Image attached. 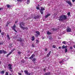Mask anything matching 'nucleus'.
Masks as SVG:
<instances>
[{"label":"nucleus","mask_w":75,"mask_h":75,"mask_svg":"<svg viewBox=\"0 0 75 75\" xmlns=\"http://www.w3.org/2000/svg\"><path fill=\"white\" fill-rule=\"evenodd\" d=\"M18 54H21V52H18Z\"/></svg>","instance_id":"nucleus-39"},{"label":"nucleus","mask_w":75,"mask_h":75,"mask_svg":"<svg viewBox=\"0 0 75 75\" xmlns=\"http://www.w3.org/2000/svg\"><path fill=\"white\" fill-rule=\"evenodd\" d=\"M3 8H0V10H3Z\"/></svg>","instance_id":"nucleus-40"},{"label":"nucleus","mask_w":75,"mask_h":75,"mask_svg":"<svg viewBox=\"0 0 75 75\" xmlns=\"http://www.w3.org/2000/svg\"><path fill=\"white\" fill-rule=\"evenodd\" d=\"M38 17H39L38 16V15H36V16L34 17V18L35 19H36V18H38Z\"/></svg>","instance_id":"nucleus-14"},{"label":"nucleus","mask_w":75,"mask_h":75,"mask_svg":"<svg viewBox=\"0 0 75 75\" xmlns=\"http://www.w3.org/2000/svg\"><path fill=\"white\" fill-rule=\"evenodd\" d=\"M19 25L21 28H22V29H23V30H25V29L27 30L28 29V28H27V27H24L22 26V25H23V26H24V25H25V23H23V22H22L21 23L19 24Z\"/></svg>","instance_id":"nucleus-2"},{"label":"nucleus","mask_w":75,"mask_h":75,"mask_svg":"<svg viewBox=\"0 0 75 75\" xmlns=\"http://www.w3.org/2000/svg\"><path fill=\"white\" fill-rule=\"evenodd\" d=\"M68 47L67 46H65V45H64L62 47V48L63 50H64V48H67Z\"/></svg>","instance_id":"nucleus-6"},{"label":"nucleus","mask_w":75,"mask_h":75,"mask_svg":"<svg viewBox=\"0 0 75 75\" xmlns=\"http://www.w3.org/2000/svg\"><path fill=\"white\" fill-rule=\"evenodd\" d=\"M51 51H50L47 54V57H49V56H50V54H51Z\"/></svg>","instance_id":"nucleus-11"},{"label":"nucleus","mask_w":75,"mask_h":75,"mask_svg":"<svg viewBox=\"0 0 75 75\" xmlns=\"http://www.w3.org/2000/svg\"><path fill=\"white\" fill-rule=\"evenodd\" d=\"M67 32H71V29L69 27H68L66 29Z\"/></svg>","instance_id":"nucleus-5"},{"label":"nucleus","mask_w":75,"mask_h":75,"mask_svg":"<svg viewBox=\"0 0 75 75\" xmlns=\"http://www.w3.org/2000/svg\"><path fill=\"white\" fill-rule=\"evenodd\" d=\"M66 60L65 59H63L62 60V61H61L59 62V63L60 64H61V63H62V62H64V61H66Z\"/></svg>","instance_id":"nucleus-9"},{"label":"nucleus","mask_w":75,"mask_h":75,"mask_svg":"<svg viewBox=\"0 0 75 75\" xmlns=\"http://www.w3.org/2000/svg\"><path fill=\"white\" fill-rule=\"evenodd\" d=\"M48 6H50V4H48Z\"/></svg>","instance_id":"nucleus-55"},{"label":"nucleus","mask_w":75,"mask_h":75,"mask_svg":"<svg viewBox=\"0 0 75 75\" xmlns=\"http://www.w3.org/2000/svg\"><path fill=\"white\" fill-rule=\"evenodd\" d=\"M59 49H61V47H59Z\"/></svg>","instance_id":"nucleus-48"},{"label":"nucleus","mask_w":75,"mask_h":75,"mask_svg":"<svg viewBox=\"0 0 75 75\" xmlns=\"http://www.w3.org/2000/svg\"><path fill=\"white\" fill-rule=\"evenodd\" d=\"M34 40H35L34 37V36H33L32 37V41H34Z\"/></svg>","instance_id":"nucleus-21"},{"label":"nucleus","mask_w":75,"mask_h":75,"mask_svg":"<svg viewBox=\"0 0 75 75\" xmlns=\"http://www.w3.org/2000/svg\"><path fill=\"white\" fill-rule=\"evenodd\" d=\"M13 51H11L9 54H8L6 55V57H8L9 55H10V54H11L12 53V52H13Z\"/></svg>","instance_id":"nucleus-8"},{"label":"nucleus","mask_w":75,"mask_h":75,"mask_svg":"<svg viewBox=\"0 0 75 75\" xmlns=\"http://www.w3.org/2000/svg\"><path fill=\"white\" fill-rule=\"evenodd\" d=\"M39 6H40V5H38V7H39Z\"/></svg>","instance_id":"nucleus-58"},{"label":"nucleus","mask_w":75,"mask_h":75,"mask_svg":"<svg viewBox=\"0 0 75 75\" xmlns=\"http://www.w3.org/2000/svg\"><path fill=\"white\" fill-rule=\"evenodd\" d=\"M1 32V30L0 29V33Z\"/></svg>","instance_id":"nucleus-57"},{"label":"nucleus","mask_w":75,"mask_h":75,"mask_svg":"<svg viewBox=\"0 0 75 75\" xmlns=\"http://www.w3.org/2000/svg\"><path fill=\"white\" fill-rule=\"evenodd\" d=\"M3 53V51L2 50H0V54H1Z\"/></svg>","instance_id":"nucleus-30"},{"label":"nucleus","mask_w":75,"mask_h":75,"mask_svg":"<svg viewBox=\"0 0 75 75\" xmlns=\"http://www.w3.org/2000/svg\"><path fill=\"white\" fill-rule=\"evenodd\" d=\"M50 72H48V73H47L45 74V75H50Z\"/></svg>","instance_id":"nucleus-15"},{"label":"nucleus","mask_w":75,"mask_h":75,"mask_svg":"<svg viewBox=\"0 0 75 75\" xmlns=\"http://www.w3.org/2000/svg\"><path fill=\"white\" fill-rule=\"evenodd\" d=\"M65 52H68V49H67V48H65Z\"/></svg>","instance_id":"nucleus-26"},{"label":"nucleus","mask_w":75,"mask_h":75,"mask_svg":"<svg viewBox=\"0 0 75 75\" xmlns=\"http://www.w3.org/2000/svg\"><path fill=\"white\" fill-rule=\"evenodd\" d=\"M74 48H75V45H74Z\"/></svg>","instance_id":"nucleus-51"},{"label":"nucleus","mask_w":75,"mask_h":75,"mask_svg":"<svg viewBox=\"0 0 75 75\" xmlns=\"http://www.w3.org/2000/svg\"><path fill=\"white\" fill-rule=\"evenodd\" d=\"M30 73H28V74H27V75H30Z\"/></svg>","instance_id":"nucleus-43"},{"label":"nucleus","mask_w":75,"mask_h":75,"mask_svg":"<svg viewBox=\"0 0 75 75\" xmlns=\"http://www.w3.org/2000/svg\"><path fill=\"white\" fill-rule=\"evenodd\" d=\"M1 35H4V33H3V32L1 33Z\"/></svg>","instance_id":"nucleus-33"},{"label":"nucleus","mask_w":75,"mask_h":75,"mask_svg":"<svg viewBox=\"0 0 75 75\" xmlns=\"http://www.w3.org/2000/svg\"><path fill=\"white\" fill-rule=\"evenodd\" d=\"M66 2L70 6H71V7H72V3L71 2V1H66Z\"/></svg>","instance_id":"nucleus-4"},{"label":"nucleus","mask_w":75,"mask_h":75,"mask_svg":"<svg viewBox=\"0 0 75 75\" xmlns=\"http://www.w3.org/2000/svg\"><path fill=\"white\" fill-rule=\"evenodd\" d=\"M18 22V21H15V24H16V23H17Z\"/></svg>","instance_id":"nucleus-44"},{"label":"nucleus","mask_w":75,"mask_h":75,"mask_svg":"<svg viewBox=\"0 0 75 75\" xmlns=\"http://www.w3.org/2000/svg\"><path fill=\"white\" fill-rule=\"evenodd\" d=\"M1 44H2V43H0V45H1Z\"/></svg>","instance_id":"nucleus-54"},{"label":"nucleus","mask_w":75,"mask_h":75,"mask_svg":"<svg viewBox=\"0 0 75 75\" xmlns=\"http://www.w3.org/2000/svg\"><path fill=\"white\" fill-rule=\"evenodd\" d=\"M18 41H21V40H18Z\"/></svg>","instance_id":"nucleus-56"},{"label":"nucleus","mask_w":75,"mask_h":75,"mask_svg":"<svg viewBox=\"0 0 75 75\" xmlns=\"http://www.w3.org/2000/svg\"><path fill=\"white\" fill-rule=\"evenodd\" d=\"M36 9H37V10H39V9H40V8L38 7H36Z\"/></svg>","instance_id":"nucleus-35"},{"label":"nucleus","mask_w":75,"mask_h":75,"mask_svg":"<svg viewBox=\"0 0 75 75\" xmlns=\"http://www.w3.org/2000/svg\"><path fill=\"white\" fill-rule=\"evenodd\" d=\"M62 43L65 45H66V44H67V42L65 41H63L62 42Z\"/></svg>","instance_id":"nucleus-12"},{"label":"nucleus","mask_w":75,"mask_h":75,"mask_svg":"<svg viewBox=\"0 0 75 75\" xmlns=\"http://www.w3.org/2000/svg\"><path fill=\"white\" fill-rule=\"evenodd\" d=\"M42 39V40H44V37H43Z\"/></svg>","instance_id":"nucleus-53"},{"label":"nucleus","mask_w":75,"mask_h":75,"mask_svg":"<svg viewBox=\"0 0 75 75\" xmlns=\"http://www.w3.org/2000/svg\"><path fill=\"white\" fill-rule=\"evenodd\" d=\"M45 10L44 8L42 7L41 8V10H42V11L43 10Z\"/></svg>","instance_id":"nucleus-23"},{"label":"nucleus","mask_w":75,"mask_h":75,"mask_svg":"<svg viewBox=\"0 0 75 75\" xmlns=\"http://www.w3.org/2000/svg\"><path fill=\"white\" fill-rule=\"evenodd\" d=\"M10 71H11V72H12V71H13L12 70H10Z\"/></svg>","instance_id":"nucleus-60"},{"label":"nucleus","mask_w":75,"mask_h":75,"mask_svg":"<svg viewBox=\"0 0 75 75\" xmlns=\"http://www.w3.org/2000/svg\"><path fill=\"white\" fill-rule=\"evenodd\" d=\"M21 62H22V63H23V62H24V61H21Z\"/></svg>","instance_id":"nucleus-59"},{"label":"nucleus","mask_w":75,"mask_h":75,"mask_svg":"<svg viewBox=\"0 0 75 75\" xmlns=\"http://www.w3.org/2000/svg\"><path fill=\"white\" fill-rule=\"evenodd\" d=\"M1 64V61H0V64Z\"/></svg>","instance_id":"nucleus-61"},{"label":"nucleus","mask_w":75,"mask_h":75,"mask_svg":"<svg viewBox=\"0 0 75 75\" xmlns=\"http://www.w3.org/2000/svg\"><path fill=\"white\" fill-rule=\"evenodd\" d=\"M34 57V55L33 54L32 55V56H31V57H29V59H32V58H33Z\"/></svg>","instance_id":"nucleus-10"},{"label":"nucleus","mask_w":75,"mask_h":75,"mask_svg":"<svg viewBox=\"0 0 75 75\" xmlns=\"http://www.w3.org/2000/svg\"><path fill=\"white\" fill-rule=\"evenodd\" d=\"M32 46L33 47H34V45H32Z\"/></svg>","instance_id":"nucleus-49"},{"label":"nucleus","mask_w":75,"mask_h":75,"mask_svg":"<svg viewBox=\"0 0 75 75\" xmlns=\"http://www.w3.org/2000/svg\"><path fill=\"white\" fill-rule=\"evenodd\" d=\"M7 37L8 38V39L9 40H10V37H9V35H7Z\"/></svg>","instance_id":"nucleus-28"},{"label":"nucleus","mask_w":75,"mask_h":75,"mask_svg":"<svg viewBox=\"0 0 75 75\" xmlns=\"http://www.w3.org/2000/svg\"><path fill=\"white\" fill-rule=\"evenodd\" d=\"M73 48V47H70V50H72Z\"/></svg>","instance_id":"nucleus-34"},{"label":"nucleus","mask_w":75,"mask_h":75,"mask_svg":"<svg viewBox=\"0 0 75 75\" xmlns=\"http://www.w3.org/2000/svg\"><path fill=\"white\" fill-rule=\"evenodd\" d=\"M40 1H42V0H40Z\"/></svg>","instance_id":"nucleus-62"},{"label":"nucleus","mask_w":75,"mask_h":75,"mask_svg":"<svg viewBox=\"0 0 75 75\" xmlns=\"http://www.w3.org/2000/svg\"><path fill=\"white\" fill-rule=\"evenodd\" d=\"M8 75V72H6V75Z\"/></svg>","instance_id":"nucleus-37"},{"label":"nucleus","mask_w":75,"mask_h":75,"mask_svg":"<svg viewBox=\"0 0 75 75\" xmlns=\"http://www.w3.org/2000/svg\"><path fill=\"white\" fill-rule=\"evenodd\" d=\"M50 16V14H48L45 16V18H47L49 16Z\"/></svg>","instance_id":"nucleus-19"},{"label":"nucleus","mask_w":75,"mask_h":75,"mask_svg":"<svg viewBox=\"0 0 75 75\" xmlns=\"http://www.w3.org/2000/svg\"><path fill=\"white\" fill-rule=\"evenodd\" d=\"M36 44H38V43H39V42H40L39 40H36Z\"/></svg>","instance_id":"nucleus-25"},{"label":"nucleus","mask_w":75,"mask_h":75,"mask_svg":"<svg viewBox=\"0 0 75 75\" xmlns=\"http://www.w3.org/2000/svg\"><path fill=\"white\" fill-rule=\"evenodd\" d=\"M47 34L48 35L51 34V33L49 31H48L47 33Z\"/></svg>","instance_id":"nucleus-22"},{"label":"nucleus","mask_w":75,"mask_h":75,"mask_svg":"<svg viewBox=\"0 0 75 75\" xmlns=\"http://www.w3.org/2000/svg\"><path fill=\"white\" fill-rule=\"evenodd\" d=\"M18 75H21V73H18Z\"/></svg>","instance_id":"nucleus-41"},{"label":"nucleus","mask_w":75,"mask_h":75,"mask_svg":"<svg viewBox=\"0 0 75 75\" xmlns=\"http://www.w3.org/2000/svg\"><path fill=\"white\" fill-rule=\"evenodd\" d=\"M70 14H71V13L69 12L67 13V15L68 16H70Z\"/></svg>","instance_id":"nucleus-29"},{"label":"nucleus","mask_w":75,"mask_h":75,"mask_svg":"<svg viewBox=\"0 0 75 75\" xmlns=\"http://www.w3.org/2000/svg\"><path fill=\"white\" fill-rule=\"evenodd\" d=\"M32 61L34 63H35V61H36V59H35V58H34L33 59Z\"/></svg>","instance_id":"nucleus-16"},{"label":"nucleus","mask_w":75,"mask_h":75,"mask_svg":"<svg viewBox=\"0 0 75 75\" xmlns=\"http://www.w3.org/2000/svg\"><path fill=\"white\" fill-rule=\"evenodd\" d=\"M9 75H11V74H10Z\"/></svg>","instance_id":"nucleus-63"},{"label":"nucleus","mask_w":75,"mask_h":75,"mask_svg":"<svg viewBox=\"0 0 75 75\" xmlns=\"http://www.w3.org/2000/svg\"><path fill=\"white\" fill-rule=\"evenodd\" d=\"M40 11L42 14H43V11H42L41 10H40Z\"/></svg>","instance_id":"nucleus-27"},{"label":"nucleus","mask_w":75,"mask_h":75,"mask_svg":"<svg viewBox=\"0 0 75 75\" xmlns=\"http://www.w3.org/2000/svg\"><path fill=\"white\" fill-rule=\"evenodd\" d=\"M21 72H22V73H23V70H21Z\"/></svg>","instance_id":"nucleus-50"},{"label":"nucleus","mask_w":75,"mask_h":75,"mask_svg":"<svg viewBox=\"0 0 75 75\" xmlns=\"http://www.w3.org/2000/svg\"><path fill=\"white\" fill-rule=\"evenodd\" d=\"M8 24H9V23H8V22H7V24H6V26H7V27L8 26Z\"/></svg>","instance_id":"nucleus-36"},{"label":"nucleus","mask_w":75,"mask_h":75,"mask_svg":"<svg viewBox=\"0 0 75 75\" xmlns=\"http://www.w3.org/2000/svg\"><path fill=\"white\" fill-rule=\"evenodd\" d=\"M17 1H22V0H17Z\"/></svg>","instance_id":"nucleus-38"},{"label":"nucleus","mask_w":75,"mask_h":75,"mask_svg":"<svg viewBox=\"0 0 75 75\" xmlns=\"http://www.w3.org/2000/svg\"><path fill=\"white\" fill-rule=\"evenodd\" d=\"M11 28L14 30V31L16 32V33L17 32V31L16 30V25L14 24V25L11 27Z\"/></svg>","instance_id":"nucleus-3"},{"label":"nucleus","mask_w":75,"mask_h":75,"mask_svg":"<svg viewBox=\"0 0 75 75\" xmlns=\"http://www.w3.org/2000/svg\"><path fill=\"white\" fill-rule=\"evenodd\" d=\"M25 59H26L27 58V57H25Z\"/></svg>","instance_id":"nucleus-52"},{"label":"nucleus","mask_w":75,"mask_h":75,"mask_svg":"<svg viewBox=\"0 0 75 75\" xmlns=\"http://www.w3.org/2000/svg\"><path fill=\"white\" fill-rule=\"evenodd\" d=\"M2 52L3 53H4V54L7 53V52L4 50H2Z\"/></svg>","instance_id":"nucleus-18"},{"label":"nucleus","mask_w":75,"mask_h":75,"mask_svg":"<svg viewBox=\"0 0 75 75\" xmlns=\"http://www.w3.org/2000/svg\"><path fill=\"white\" fill-rule=\"evenodd\" d=\"M30 0H27V4H28L29 3H30Z\"/></svg>","instance_id":"nucleus-24"},{"label":"nucleus","mask_w":75,"mask_h":75,"mask_svg":"<svg viewBox=\"0 0 75 75\" xmlns=\"http://www.w3.org/2000/svg\"><path fill=\"white\" fill-rule=\"evenodd\" d=\"M7 7L8 8H9V7H10V5L8 4V5H7Z\"/></svg>","instance_id":"nucleus-31"},{"label":"nucleus","mask_w":75,"mask_h":75,"mask_svg":"<svg viewBox=\"0 0 75 75\" xmlns=\"http://www.w3.org/2000/svg\"><path fill=\"white\" fill-rule=\"evenodd\" d=\"M0 73L1 74L3 75V74H4V71H2Z\"/></svg>","instance_id":"nucleus-13"},{"label":"nucleus","mask_w":75,"mask_h":75,"mask_svg":"<svg viewBox=\"0 0 75 75\" xmlns=\"http://www.w3.org/2000/svg\"><path fill=\"white\" fill-rule=\"evenodd\" d=\"M36 33H37V34L38 35H40V32L38 31H36Z\"/></svg>","instance_id":"nucleus-17"},{"label":"nucleus","mask_w":75,"mask_h":75,"mask_svg":"<svg viewBox=\"0 0 75 75\" xmlns=\"http://www.w3.org/2000/svg\"><path fill=\"white\" fill-rule=\"evenodd\" d=\"M45 51H47V49H45Z\"/></svg>","instance_id":"nucleus-45"},{"label":"nucleus","mask_w":75,"mask_h":75,"mask_svg":"<svg viewBox=\"0 0 75 75\" xmlns=\"http://www.w3.org/2000/svg\"><path fill=\"white\" fill-rule=\"evenodd\" d=\"M56 47V46L55 45H53V48H55Z\"/></svg>","instance_id":"nucleus-32"},{"label":"nucleus","mask_w":75,"mask_h":75,"mask_svg":"<svg viewBox=\"0 0 75 75\" xmlns=\"http://www.w3.org/2000/svg\"><path fill=\"white\" fill-rule=\"evenodd\" d=\"M67 18V16L65 15H62L60 16L59 18V21H63V20H65Z\"/></svg>","instance_id":"nucleus-1"},{"label":"nucleus","mask_w":75,"mask_h":75,"mask_svg":"<svg viewBox=\"0 0 75 75\" xmlns=\"http://www.w3.org/2000/svg\"><path fill=\"white\" fill-rule=\"evenodd\" d=\"M52 30H53V31H55V29H54V28H53V29H52Z\"/></svg>","instance_id":"nucleus-47"},{"label":"nucleus","mask_w":75,"mask_h":75,"mask_svg":"<svg viewBox=\"0 0 75 75\" xmlns=\"http://www.w3.org/2000/svg\"><path fill=\"white\" fill-rule=\"evenodd\" d=\"M11 65L10 64H9L8 65V67H9V69H12V68H11Z\"/></svg>","instance_id":"nucleus-7"},{"label":"nucleus","mask_w":75,"mask_h":75,"mask_svg":"<svg viewBox=\"0 0 75 75\" xmlns=\"http://www.w3.org/2000/svg\"><path fill=\"white\" fill-rule=\"evenodd\" d=\"M35 37H38V35L35 34Z\"/></svg>","instance_id":"nucleus-42"},{"label":"nucleus","mask_w":75,"mask_h":75,"mask_svg":"<svg viewBox=\"0 0 75 75\" xmlns=\"http://www.w3.org/2000/svg\"><path fill=\"white\" fill-rule=\"evenodd\" d=\"M24 72H25V74H28V71H24Z\"/></svg>","instance_id":"nucleus-20"},{"label":"nucleus","mask_w":75,"mask_h":75,"mask_svg":"<svg viewBox=\"0 0 75 75\" xmlns=\"http://www.w3.org/2000/svg\"><path fill=\"white\" fill-rule=\"evenodd\" d=\"M72 1L73 2H74V1H75V0H72Z\"/></svg>","instance_id":"nucleus-46"},{"label":"nucleus","mask_w":75,"mask_h":75,"mask_svg":"<svg viewBox=\"0 0 75 75\" xmlns=\"http://www.w3.org/2000/svg\"><path fill=\"white\" fill-rule=\"evenodd\" d=\"M45 70L44 69V71H45Z\"/></svg>","instance_id":"nucleus-64"}]
</instances>
